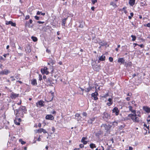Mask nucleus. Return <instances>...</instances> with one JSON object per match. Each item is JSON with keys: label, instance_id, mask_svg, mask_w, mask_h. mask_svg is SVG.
<instances>
[{"label": "nucleus", "instance_id": "1", "mask_svg": "<svg viewBox=\"0 0 150 150\" xmlns=\"http://www.w3.org/2000/svg\"><path fill=\"white\" fill-rule=\"evenodd\" d=\"M15 110L17 112L16 117H23V114L25 113L26 111L25 107L22 106H21L18 109H16Z\"/></svg>", "mask_w": 150, "mask_h": 150}, {"label": "nucleus", "instance_id": "2", "mask_svg": "<svg viewBox=\"0 0 150 150\" xmlns=\"http://www.w3.org/2000/svg\"><path fill=\"white\" fill-rule=\"evenodd\" d=\"M101 127H103L105 130L108 131L111 128V126L110 125H107L106 124H103L101 125Z\"/></svg>", "mask_w": 150, "mask_h": 150}, {"label": "nucleus", "instance_id": "3", "mask_svg": "<svg viewBox=\"0 0 150 150\" xmlns=\"http://www.w3.org/2000/svg\"><path fill=\"white\" fill-rule=\"evenodd\" d=\"M113 113H115L116 115H117L119 114L120 112L118 108L115 107H114L112 110Z\"/></svg>", "mask_w": 150, "mask_h": 150}, {"label": "nucleus", "instance_id": "4", "mask_svg": "<svg viewBox=\"0 0 150 150\" xmlns=\"http://www.w3.org/2000/svg\"><path fill=\"white\" fill-rule=\"evenodd\" d=\"M48 69L47 67H45L43 69H42L41 71L43 74H48L49 73L48 71L47 70Z\"/></svg>", "mask_w": 150, "mask_h": 150}, {"label": "nucleus", "instance_id": "5", "mask_svg": "<svg viewBox=\"0 0 150 150\" xmlns=\"http://www.w3.org/2000/svg\"><path fill=\"white\" fill-rule=\"evenodd\" d=\"M91 95L92 97L95 100H96L98 99L97 96L98 95V93L96 91L94 93H93Z\"/></svg>", "mask_w": 150, "mask_h": 150}, {"label": "nucleus", "instance_id": "6", "mask_svg": "<svg viewBox=\"0 0 150 150\" xmlns=\"http://www.w3.org/2000/svg\"><path fill=\"white\" fill-rule=\"evenodd\" d=\"M10 73V71L7 69H4L0 72V74L1 75H7Z\"/></svg>", "mask_w": 150, "mask_h": 150}, {"label": "nucleus", "instance_id": "7", "mask_svg": "<svg viewBox=\"0 0 150 150\" xmlns=\"http://www.w3.org/2000/svg\"><path fill=\"white\" fill-rule=\"evenodd\" d=\"M54 118V116L51 115H47L45 117V119L48 120H53Z\"/></svg>", "mask_w": 150, "mask_h": 150}, {"label": "nucleus", "instance_id": "8", "mask_svg": "<svg viewBox=\"0 0 150 150\" xmlns=\"http://www.w3.org/2000/svg\"><path fill=\"white\" fill-rule=\"evenodd\" d=\"M44 102L42 100H40L36 103V105L38 107H40V106H43Z\"/></svg>", "mask_w": 150, "mask_h": 150}, {"label": "nucleus", "instance_id": "9", "mask_svg": "<svg viewBox=\"0 0 150 150\" xmlns=\"http://www.w3.org/2000/svg\"><path fill=\"white\" fill-rule=\"evenodd\" d=\"M6 25H11L12 26H15L16 25V24L15 23H13L12 21H6Z\"/></svg>", "mask_w": 150, "mask_h": 150}, {"label": "nucleus", "instance_id": "10", "mask_svg": "<svg viewBox=\"0 0 150 150\" xmlns=\"http://www.w3.org/2000/svg\"><path fill=\"white\" fill-rule=\"evenodd\" d=\"M18 94L15 93L13 92L11 93L10 97L12 99H14L18 97Z\"/></svg>", "mask_w": 150, "mask_h": 150}, {"label": "nucleus", "instance_id": "11", "mask_svg": "<svg viewBox=\"0 0 150 150\" xmlns=\"http://www.w3.org/2000/svg\"><path fill=\"white\" fill-rule=\"evenodd\" d=\"M143 109L146 113H149L150 112V108L147 106H144L143 107Z\"/></svg>", "mask_w": 150, "mask_h": 150}, {"label": "nucleus", "instance_id": "12", "mask_svg": "<svg viewBox=\"0 0 150 150\" xmlns=\"http://www.w3.org/2000/svg\"><path fill=\"white\" fill-rule=\"evenodd\" d=\"M37 132L38 133H41L43 132L44 133H47V132L45 129L43 128H40L37 130Z\"/></svg>", "mask_w": 150, "mask_h": 150}, {"label": "nucleus", "instance_id": "13", "mask_svg": "<svg viewBox=\"0 0 150 150\" xmlns=\"http://www.w3.org/2000/svg\"><path fill=\"white\" fill-rule=\"evenodd\" d=\"M103 117L104 119H108L110 117V115L107 112H105L103 113Z\"/></svg>", "mask_w": 150, "mask_h": 150}, {"label": "nucleus", "instance_id": "14", "mask_svg": "<svg viewBox=\"0 0 150 150\" xmlns=\"http://www.w3.org/2000/svg\"><path fill=\"white\" fill-rule=\"evenodd\" d=\"M125 62V60L123 58H119L117 60V62L119 63H121L122 64H124Z\"/></svg>", "mask_w": 150, "mask_h": 150}, {"label": "nucleus", "instance_id": "15", "mask_svg": "<svg viewBox=\"0 0 150 150\" xmlns=\"http://www.w3.org/2000/svg\"><path fill=\"white\" fill-rule=\"evenodd\" d=\"M75 119L77 120L78 121L80 120L81 118V117L79 113H76L75 115Z\"/></svg>", "mask_w": 150, "mask_h": 150}, {"label": "nucleus", "instance_id": "16", "mask_svg": "<svg viewBox=\"0 0 150 150\" xmlns=\"http://www.w3.org/2000/svg\"><path fill=\"white\" fill-rule=\"evenodd\" d=\"M99 44L101 46H106L107 45V43L106 41L103 40L99 42Z\"/></svg>", "mask_w": 150, "mask_h": 150}, {"label": "nucleus", "instance_id": "17", "mask_svg": "<svg viewBox=\"0 0 150 150\" xmlns=\"http://www.w3.org/2000/svg\"><path fill=\"white\" fill-rule=\"evenodd\" d=\"M33 22V21L31 19H30L29 21V22H28L27 21L26 22V23H25V26H27L29 28L30 27V25L29 24H31Z\"/></svg>", "mask_w": 150, "mask_h": 150}, {"label": "nucleus", "instance_id": "18", "mask_svg": "<svg viewBox=\"0 0 150 150\" xmlns=\"http://www.w3.org/2000/svg\"><path fill=\"white\" fill-rule=\"evenodd\" d=\"M31 84L33 85L36 86L37 85V82L36 80L35 79H34L31 81Z\"/></svg>", "mask_w": 150, "mask_h": 150}, {"label": "nucleus", "instance_id": "19", "mask_svg": "<svg viewBox=\"0 0 150 150\" xmlns=\"http://www.w3.org/2000/svg\"><path fill=\"white\" fill-rule=\"evenodd\" d=\"M25 51L27 53H30L31 51L30 47L29 46H28L27 47H26V48L25 49Z\"/></svg>", "mask_w": 150, "mask_h": 150}, {"label": "nucleus", "instance_id": "20", "mask_svg": "<svg viewBox=\"0 0 150 150\" xmlns=\"http://www.w3.org/2000/svg\"><path fill=\"white\" fill-rule=\"evenodd\" d=\"M105 56L104 55H102L99 57V60L100 61H103L105 60Z\"/></svg>", "mask_w": 150, "mask_h": 150}, {"label": "nucleus", "instance_id": "21", "mask_svg": "<svg viewBox=\"0 0 150 150\" xmlns=\"http://www.w3.org/2000/svg\"><path fill=\"white\" fill-rule=\"evenodd\" d=\"M135 0H129V4L131 6H133L134 5Z\"/></svg>", "mask_w": 150, "mask_h": 150}, {"label": "nucleus", "instance_id": "22", "mask_svg": "<svg viewBox=\"0 0 150 150\" xmlns=\"http://www.w3.org/2000/svg\"><path fill=\"white\" fill-rule=\"evenodd\" d=\"M128 117H131V119L134 122V117H135L133 116V115L132 114H130L128 115Z\"/></svg>", "mask_w": 150, "mask_h": 150}, {"label": "nucleus", "instance_id": "23", "mask_svg": "<svg viewBox=\"0 0 150 150\" xmlns=\"http://www.w3.org/2000/svg\"><path fill=\"white\" fill-rule=\"evenodd\" d=\"M95 118L90 119L88 120V123L89 124H92L93 122L95 120Z\"/></svg>", "mask_w": 150, "mask_h": 150}, {"label": "nucleus", "instance_id": "24", "mask_svg": "<svg viewBox=\"0 0 150 150\" xmlns=\"http://www.w3.org/2000/svg\"><path fill=\"white\" fill-rule=\"evenodd\" d=\"M128 108L129 109V110L130 111L132 112H136V111L135 110H133L132 109V107L131 106H129L128 107Z\"/></svg>", "mask_w": 150, "mask_h": 150}, {"label": "nucleus", "instance_id": "25", "mask_svg": "<svg viewBox=\"0 0 150 150\" xmlns=\"http://www.w3.org/2000/svg\"><path fill=\"white\" fill-rule=\"evenodd\" d=\"M134 122H140V120L137 117H134Z\"/></svg>", "mask_w": 150, "mask_h": 150}, {"label": "nucleus", "instance_id": "26", "mask_svg": "<svg viewBox=\"0 0 150 150\" xmlns=\"http://www.w3.org/2000/svg\"><path fill=\"white\" fill-rule=\"evenodd\" d=\"M92 89L91 87L89 86V87L86 88L85 90V91L86 92H88L90 91Z\"/></svg>", "mask_w": 150, "mask_h": 150}, {"label": "nucleus", "instance_id": "27", "mask_svg": "<svg viewBox=\"0 0 150 150\" xmlns=\"http://www.w3.org/2000/svg\"><path fill=\"white\" fill-rule=\"evenodd\" d=\"M96 150H104V148L103 147L101 146H99L96 149Z\"/></svg>", "mask_w": 150, "mask_h": 150}, {"label": "nucleus", "instance_id": "28", "mask_svg": "<svg viewBox=\"0 0 150 150\" xmlns=\"http://www.w3.org/2000/svg\"><path fill=\"white\" fill-rule=\"evenodd\" d=\"M90 147L91 149H93L94 148L96 147V145L95 144L93 143H91L90 144Z\"/></svg>", "mask_w": 150, "mask_h": 150}, {"label": "nucleus", "instance_id": "29", "mask_svg": "<svg viewBox=\"0 0 150 150\" xmlns=\"http://www.w3.org/2000/svg\"><path fill=\"white\" fill-rule=\"evenodd\" d=\"M110 5H112V6L113 7H114V8H115L116 7H117V5H116V4L114 2H111L110 3Z\"/></svg>", "mask_w": 150, "mask_h": 150}, {"label": "nucleus", "instance_id": "30", "mask_svg": "<svg viewBox=\"0 0 150 150\" xmlns=\"http://www.w3.org/2000/svg\"><path fill=\"white\" fill-rule=\"evenodd\" d=\"M67 18H65L64 19H63L62 21V25L64 26L65 24L66 23V21L67 20Z\"/></svg>", "mask_w": 150, "mask_h": 150}, {"label": "nucleus", "instance_id": "31", "mask_svg": "<svg viewBox=\"0 0 150 150\" xmlns=\"http://www.w3.org/2000/svg\"><path fill=\"white\" fill-rule=\"evenodd\" d=\"M31 39H32V40L34 42H36L38 40L37 38L36 37L34 36H32L31 37Z\"/></svg>", "mask_w": 150, "mask_h": 150}, {"label": "nucleus", "instance_id": "32", "mask_svg": "<svg viewBox=\"0 0 150 150\" xmlns=\"http://www.w3.org/2000/svg\"><path fill=\"white\" fill-rule=\"evenodd\" d=\"M131 37L132 38V41H135L136 40V37L135 36L132 35L131 36Z\"/></svg>", "mask_w": 150, "mask_h": 150}, {"label": "nucleus", "instance_id": "33", "mask_svg": "<svg viewBox=\"0 0 150 150\" xmlns=\"http://www.w3.org/2000/svg\"><path fill=\"white\" fill-rule=\"evenodd\" d=\"M19 142H21L22 144H24L25 143V142L23 141L22 139H19Z\"/></svg>", "mask_w": 150, "mask_h": 150}, {"label": "nucleus", "instance_id": "34", "mask_svg": "<svg viewBox=\"0 0 150 150\" xmlns=\"http://www.w3.org/2000/svg\"><path fill=\"white\" fill-rule=\"evenodd\" d=\"M14 122L15 124L17 125H20V123L19 122H17V119H16L14 121Z\"/></svg>", "mask_w": 150, "mask_h": 150}, {"label": "nucleus", "instance_id": "35", "mask_svg": "<svg viewBox=\"0 0 150 150\" xmlns=\"http://www.w3.org/2000/svg\"><path fill=\"white\" fill-rule=\"evenodd\" d=\"M81 142H82L84 144H87V142L86 140H83L82 141V139L81 140Z\"/></svg>", "mask_w": 150, "mask_h": 150}, {"label": "nucleus", "instance_id": "36", "mask_svg": "<svg viewBox=\"0 0 150 150\" xmlns=\"http://www.w3.org/2000/svg\"><path fill=\"white\" fill-rule=\"evenodd\" d=\"M108 96H109V94H108V93H107L106 94H105V95L103 96H102V97L103 98H106Z\"/></svg>", "mask_w": 150, "mask_h": 150}, {"label": "nucleus", "instance_id": "37", "mask_svg": "<svg viewBox=\"0 0 150 150\" xmlns=\"http://www.w3.org/2000/svg\"><path fill=\"white\" fill-rule=\"evenodd\" d=\"M113 103L112 102H108L107 103V105L108 106H110Z\"/></svg>", "mask_w": 150, "mask_h": 150}, {"label": "nucleus", "instance_id": "38", "mask_svg": "<svg viewBox=\"0 0 150 150\" xmlns=\"http://www.w3.org/2000/svg\"><path fill=\"white\" fill-rule=\"evenodd\" d=\"M18 106H14V105H12L13 109L14 110L15 112V109Z\"/></svg>", "mask_w": 150, "mask_h": 150}, {"label": "nucleus", "instance_id": "39", "mask_svg": "<svg viewBox=\"0 0 150 150\" xmlns=\"http://www.w3.org/2000/svg\"><path fill=\"white\" fill-rule=\"evenodd\" d=\"M109 61L110 62H112L113 61V58L112 57H109Z\"/></svg>", "mask_w": 150, "mask_h": 150}, {"label": "nucleus", "instance_id": "40", "mask_svg": "<svg viewBox=\"0 0 150 150\" xmlns=\"http://www.w3.org/2000/svg\"><path fill=\"white\" fill-rule=\"evenodd\" d=\"M92 3L94 4L96 2H97V0H92L91 1Z\"/></svg>", "mask_w": 150, "mask_h": 150}, {"label": "nucleus", "instance_id": "41", "mask_svg": "<svg viewBox=\"0 0 150 150\" xmlns=\"http://www.w3.org/2000/svg\"><path fill=\"white\" fill-rule=\"evenodd\" d=\"M39 80L40 81H41L42 79V75L40 74H39Z\"/></svg>", "mask_w": 150, "mask_h": 150}, {"label": "nucleus", "instance_id": "42", "mask_svg": "<svg viewBox=\"0 0 150 150\" xmlns=\"http://www.w3.org/2000/svg\"><path fill=\"white\" fill-rule=\"evenodd\" d=\"M30 16L29 15H28L26 16L25 17V20H28L30 18Z\"/></svg>", "mask_w": 150, "mask_h": 150}, {"label": "nucleus", "instance_id": "43", "mask_svg": "<svg viewBox=\"0 0 150 150\" xmlns=\"http://www.w3.org/2000/svg\"><path fill=\"white\" fill-rule=\"evenodd\" d=\"M21 101L19 103H18L17 104H14V106H18V105H20L21 104Z\"/></svg>", "mask_w": 150, "mask_h": 150}, {"label": "nucleus", "instance_id": "44", "mask_svg": "<svg viewBox=\"0 0 150 150\" xmlns=\"http://www.w3.org/2000/svg\"><path fill=\"white\" fill-rule=\"evenodd\" d=\"M147 120L148 122H150V116H149L147 118Z\"/></svg>", "mask_w": 150, "mask_h": 150}, {"label": "nucleus", "instance_id": "45", "mask_svg": "<svg viewBox=\"0 0 150 150\" xmlns=\"http://www.w3.org/2000/svg\"><path fill=\"white\" fill-rule=\"evenodd\" d=\"M87 139V137H83L81 139H82V141H83V140H86Z\"/></svg>", "mask_w": 150, "mask_h": 150}, {"label": "nucleus", "instance_id": "46", "mask_svg": "<svg viewBox=\"0 0 150 150\" xmlns=\"http://www.w3.org/2000/svg\"><path fill=\"white\" fill-rule=\"evenodd\" d=\"M42 12H41V11H38V12H37V15H40V14H41V13H42Z\"/></svg>", "mask_w": 150, "mask_h": 150}, {"label": "nucleus", "instance_id": "47", "mask_svg": "<svg viewBox=\"0 0 150 150\" xmlns=\"http://www.w3.org/2000/svg\"><path fill=\"white\" fill-rule=\"evenodd\" d=\"M34 17L37 20H39V17L37 16H35Z\"/></svg>", "mask_w": 150, "mask_h": 150}, {"label": "nucleus", "instance_id": "48", "mask_svg": "<svg viewBox=\"0 0 150 150\" xmlns=\"http://www.w3.org/2000/svg\"><path fill=\"white\" fill-rule=\"evenodd\" d=\"M145 26H146L147 27H150V23H148L146 24V25H144Z\"/></svg>", "mask_w": 150, "mask_h": 150}, {"label": "nucleus", "instance_id": "49", "mask_svg": "<svg viewBox=\"0 0 150 150\" xmlns=\"http://www.w3.org/2000/svg\"><path fill=\"white\" fill-rule=\"evenodd\" d=\"M83 115L84 116H86L87 115V114L86 112H83Z\"/></svg>", "mask_w": 150, "mask_h": 150}, {"label": "nucleus", "instance_id": "50", "mask_svg": "<svg viewBox=\"0 0 150 150\" xmlns=\"http://www.w3.org/2000/svg\"><path fill=\"white\" fill-rule=\"evenodd\" d=\"M37 23H39V24H42L44 23V22H42L41 21H38Z\"/></svg>", "mask_w": 150, "mask_h": 150}, {"label": "nucleus", "instance_id": "51", "mask_svg": "<svg viewBox=\"0 0 150 150\" xmlns=\"http://www.w3.org/2000/svg\"><path fill=\"white\" fill-rule=\"evenodd\" d=\"M80 147L81 148H82L84 147V145L83 144H80L79 145Z\"/></svg>", "mask_w": 150, "mask_h": 150}, {"label": "nucleus", "instance_id": "52", "mask_svg": "<svg viewBox=\"0 0 150 150\" xmlns=\"http://www.w3.org/2000/svg\"><path fill=\"white\" fill-rule=\"evenodd\" d=\"M139 46H140L141 48H143L144 46L143 44H142L140 45H138Z\"/></svg>", "mask_w": 150, "mask_h": 150}, {"label": "nucleus", "instance_id": "53", "mask_svg": "<svg viewBox=\"0 0 150 150\" xmlns=\"http://www.w3.org/2000/svg\"><path fill=\"white\" fill-rule=\"evenodd\" d=\"M17 119V120H18V122H19L21 121V118H16Z\"/></svg>", "mask_w": 150, "mask_h": 150}, {"label": "nucleus", "instance_id": "54", "mask_svg": "<svg viewBox=\"0 0 150 150\" xmlns=\"http://www.w3.org/2000/svg\"><path fill=\"white\" fill-rule=\"evenodd\" d=\"M133 113H134L133 114H132V115H133V116L134 117H136L137 115L136 113V112H133Z\"/></svg>", "mask_w": 150, "mask_h": 150}, {"label": "nucleus", "instance_id": "55", "mask_svg": "<svg viewBox=\"0 0 150 150\" xmlns=\"http://www.w3.org/2000/svg\"><path fill=\"white\" fill-rule=\"evenodd\" d=\"M11 78H12L11 80L12 81H13L15 80V79L13 77V76H11Z\"/></svg>", "mask_w": 150, "mask_h": 150}, {"label": "nucleus", "instance_id": "56", "mask_svg": "<svg viewBox=\"0 0 150 150\" xmlns=\"http://www.w3.org/2000/svg\"><path fill=\"white\" fill-rule=\"evenodd\" d=\"M108 100L109 102H112V99L110 98H108Z\"/></svg>", "mask_w": 150, "mask_h": 150}, {"label": "nucleus", "instance_id": "57", "mask_svg": "<svg viewBox=\"0 0 150 150\" xmlns=\"http://www.w3.org/2000/svg\"><path fill=\"white\" fill-rule=\"evenodd\" d=\"M79 27L81 28H82L83 27V25L80 24L79 26Z\"/></svg>", "mask_w": 150, "mask_h": 150}, {"label": "nucleus", "instance_id": "58", "mask_svg": "<svg viewBox=\"0 0 150 150\" xmlns=\"http://www.w3.org/2000/svg\"><path fill=\"white\" fill-rule=\"evenodd\" d=\"M133 149V148L131 146L129 147V150H132Z\"/></svg>", "mask_w": 150, "mask_h": 150}, {"label": "nucleus", "instance_id": "59", "mask_svg": "<svg viewBox=\"0 0 150 150\" xmlns=\"http://www.w3.org/2000/svg\"><path fill=\"white\" fill-rule=\"evenodd\" d=\"M130 16H131L132 17L133 16L134 14L132 12L130 13Z\"/></svg>", "mask_w": 150, "mask_h": 150}, {"label": "nucleus", "instance_id": "60", "mask_svg": "<svg viewBox=\"0 0 150 150\" xmlns=\"http://www.w3.org/2000/svg\"><path fill=\"white\" fill-rule=\"evenodd\" d=\"M39 127H41V124L40 123H39L38 125Z\"/></svg>", "mask_w": 150, "mask_h": 150}, {"label": "nucleus", "instance_id": "61", "mask_svg": "<svg viewBox=\"0 0 150 150\" xmlns=\"http://www.w3.org/2000/svg\"><path fill=\"white\" fill-rule=\"evenodd\" d=\"M137 76V75L136 74H133L132 76V77L133 78L135 76Z\"/></svg>", "mask_w": 150, "mask_h": 150}, {"label": "nucleus", "instance_id": "62", "mask_svg": "<svg viewBox=\"0 0 150 150\" xmlns=\"http://www.w3.org/2000/svg\"><path fill=\"white\" fill-rule=\"evenodd\" d=\"M126 99L127 101H129L130 100V98L129 97H127L126 98Z\"/></svg>", "mask_w": 150, "mask_h": 150}, {"label": "nucleus", "instance_id": "63", "mask_svg": "<svg viewBox=\"0 0 150 150\" xmlns=\"http://www.w3.org/2000/svg\"><path fill=\"white\" fill-rule=\"evenodd\" d=\"M51 113L53 114H54L56 113V112L54 111H53L52 112H51Z\"/></svg>", "mask_w": 150, "mask_h": 150}, {"label": "nucleus", "instance_id": "64", "mask_svg": "<svg viewBox=\"0 0 150 150\" xmlns=\"http://www.w3.org/2000/svg\"><path fill=\"white\" fill-rule=\"evenodd\" d=\"M79 88L80 89H81V91H85V89H83L81 87H80Z\"/></svg>", "mask_w": 150, "mask_h": 150}]
</instances>
